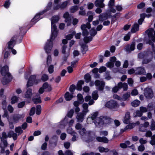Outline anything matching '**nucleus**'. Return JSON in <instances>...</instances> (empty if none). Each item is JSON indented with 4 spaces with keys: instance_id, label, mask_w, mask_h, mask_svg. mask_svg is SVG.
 <instances>
[{
    "instance_id": "17",
    "label": "nucleus",
    "mask_w": 155,
    "mask_h": 155,
    "mask_svg": "<svg viewBox=\"0 0 155 155\" xmlns=\"http://www.w3.org/2000/svg\"><path fill=\"white\" fill-rule=\"evenodd\" d=\"M85 115V114H84L80 112L78 113L76 117L77 121L79 122H82L84 119Z\"/></svg>"
},
{
    "instance_id": "54",
    "label": "nucleus",
    "mask_w": 155,
    "mask_h": 155,
    "mask_svg": "<svg viewBox=\"0 0 155 155\" xmlns=\"http://www.w3.org/2000/svg\"><path fill=\"white\" fill-rule=\"evenodd\" d=\"M68 2L65 1L61 5V9H64L67 6Z\"/></svg>"
},
{
    "instance_id": "37",
    "label": "nucleus",
    "mask_w": 155,
    "mask_h": 155,
    "mask_svg": "<svg viewBox=\"0 0 155 155\" xmlns=\"http://www.w3.org/2000/svg\"><path fill=\"white\" fill-rule=\"evenodd\" d=\"M78 101L80 102L81 104H82L84 101V99L82 95L81 94H78L77 95Z\"/></svg>"
},
{
    "instance_id": "63",
    "label": "nucleus",
    "mask_w": 155,
    "mask_h": 155,
    "mask_svg": "<svg viewBox=\"0 0 155 155\" xmlns=\"http://www.w3.org/2000/svg\"><path fill=\"white\" fill-rule=\"evenodd\" d=\"M75 89V86L74 85H71L70 87V91L71 92H73Z\"/></svg>"
},
{
    "instance_id": "55",
    "label": "nucleus",
    "mask_w": 155,
    "mask_h": 155,
    "mask_svg": "<svg viewBox=\"0 0 155 155\" xmlns=\"http://www.w3.org/2000/svg\"><path fill=\"white\" fill-rule=\"evenodd\" d=\"M48 71L50 74L52 73L54 71V66L52 65H50L48 67Z\"/></svg>"
},
{
    "instance_id": "9",
    "label": "nucleus",
    "mask_w": 155,
    "mask_h": 155,
    "mask_svg": "<svg viewBox=\"0 0 155 155\" xmlns=\"http://www.w3.org/2000/svg\"><path fill=\"white\" fill-rule=\"evenodd\" d=\"M144 95L147 99H151L153 96V93L151 89L147 88L144 91Z\"/></svg>"
},
{
    "instance_id": "64",
    "label": "nucleus",
    "mask_w": 155,
    "mask_h": 155,
    "mask_svg": "<svg viewBox=\"0 0 155 155\" xmlns=\"http://www.w3.org/2000/svg\"><path fill=\"white\" fill-rule=\"evenodd\" d=\"M65 155H73L72 152L70 150H66L64 153Z\"/></svg>"
},
{
    "instance_id": "24",
    "label": "nucleus",
    "mask_w": 155,
    "mask_h": 155,
    "mask_svg": "<svg viewBox=\"0 0 155 155\" xmlns=\"http://www.w3.org/2000/svg\"><path fill=\"white\" fill-rule=\"evenodd\" d=\"M139 30V25L137 23H134V24L132 26V28L131 29V31L133 33L136 32V31H138Z\"/></svg>"
},
{
    "instance_id": "23",
    "label": "nucleus",
    "mask_w": 155,
    "mask_h": 155,
    "mask_svg": "<svg viewBox=\"0 0 155 155\" xmlns=\"http://www.w3.org/2000/svg\"><path fill=\"white\" fill-rule=\"evenodd\" d=\"M103 119L104 124H110L113 121L112 119L106 116H103Z\"/></svg>"
},
{
    "instance_id": "20",
    "label": "nucleus",
    "mask_w": 155,
    "mask_h": 155,
    "mask_svg": "<svg viewBox=\"0 0 155 155\" xmlns=\"http://www.w3.org/2000/svg\"><path fill=\"white\" fill-rule=\"evenodd\" d=\"M67 48V46L66 45H63L62 47V53L64 54V56L66 58L68 57L70 54V49H68L67 51H66V49Z\"/></svg>"
},
{
    "instance_id": "5",
    "label": "nucleus",
    "mask_w": 155,
    "mask_h": 155,
    "mask_svg": "<svg viewBox=\"0 0 155 155\" xmlns=\"http://www.w3.org/2000/svg\"><path fill=\"white\" fill-rule=\"evenodd\" d=\"M40 80L36 79V76L32 75L30 76L27 82L26 86L28 88L29 87L32 86L34 84H37Z\"/></svg>"
},
{
    "instance_id": "53",
    "label": "nucleus",
    "mask_w": 155,
    "mask_h": 155,
    "mask_svg": "<svg viewBox=\"0 0 155 155\" xmlns=\"http://www.w3.org/2000/svg\"><path fill=\"white\" fill-rule=\"evenodd\" d=\"M35 107H33L31 109L30 111L29 115L30 116L33 115L35 113Z\"/></svg>"
},
{
    "instance_id": "58",
    "label": "nucleus",
    "mask_w": 155,
    "mask_h": 155,
    "mask_svg": "<svg viewBox=\"0 0 155 155\" xmlns=\"http://www.w3.org/2000/svg\"><path fill=\"white\" fill-rule=\"evenodd\" d=\"M106 65L109 68L113 67H114V63L111 62H108L106 64Z\"/></svg>"
},
{
    "instance_id": "27",
    "label": "nucleus",
    "mask_w": 155,
    "mask_h": 155,
    "mask_svg": "<svg viewBox=\"0 0 155 155\" xmlns=\"http://www.w3.org/2000/svg\"><path fill=\"white\" fill-rule=\"evenodd\" d=\"M32 95V90L29 88L27 89V91L25 93V97L27 98H30Z\"/></svg>"
},
{
    "instance_id": "14",
    "label": "nucleus",
    "mask_w": 155,
    "mask_h": 155,
    "mask_svg": "<svg viewBox=\"0 0 155 155\" xmlns=\"http://www.w3.org/2000/svg\"><path fill=\"white\" fill-rule=\"evenodd\" d=\"M16 38L15 36H13L11 39L10 41L8 42V48L9 49H12L16 44L15 40L14 38Z\"/></svg>"
},
{
    "instance_id": "41",
    "label": "nucleus",
    "mask_w": 155,
    "mask_h": 155,
    "mask_svg": "<svg viewBox=\"0 0 155 155\" xmlns=\"http://www.w3.org/2000/svg\"><path fill=\"white\" fill-rule=\"evenodd\" d=\"M130 92H126L125 94H124L123 96L122 99L124 101H126L129 97L130 96Z\"/></svg>"
},
{
    "instance_id": "3",
    "label": "nucleus",
    "mask_w": 155,
    "mask_h": 155,
    "mask_svg": "<svg viewBox=\"0 0 155 155\" xmlns=\"http://www.w3.org/2000/svg\"><path fill=\"white\" fill-rule=\"evenodd\" d=\"M1 72L2 75L5 77L2 80V84L3 85L6 84L10 81L12 77L10 74L8 73V67L7 66L3 67L1 70Z\"/></svg>"
},
{
    "instance_id": "19",
    "label": "nucleus",
    "mask_w": 155,
    "mask_h": 155,
    "mask_svg": "<svg viewBox=\"0 0 155 155\" xmlns=\"http://www.w3.org/2000/svg\"><path fill=\"white\" fill-rule=\"evenodd\" d=\"M96 139L98 142H103L105 143H107L109 141L108 139L105 137H96Z\"/></svg>"
},
{
    "instance_id": "16",
    "label": "nucleus",
    "mask_w": 155,
    "mask_h": 155,
    "mask_svg": "<svg viewBox=\"0 0 155 155\" xmlns=\"http://www.w3.org/2000/svg\"><path fill=\"white\" fill-rule=\"evenodd\" d=\"M104 0H96L94 2L95 5L97 7L100 8H103L104 7L105 5L103 2Z\"/></svg>"
},
{
    "instance_id": "25",
    "label": "nucleus",
    "mask_w": 155,
    "mask_h": 155,
    "mask_svg": "<svg viewBox=\"0 0 155 155\" xmlns=\"http://www.w3.org/2000/svg\"><path fill=\"white\" fill-rule=\"evenodd\" d=\"M118 85L120 86V88L121 89L122 88L124 91L127 90L128 85L127 83H122L121 82H120L118 83Z\"/></svg>"
},
{
    "instance_id": "13",
    "label": "nucleus",
    "mask_w": 155,
    "mask_h": 155,
    "mask_svg": "<svg viewBox=\"0 0 155 155\" xmlns=\"http://www.w3.org/2000/svg\"><path fill=\"white\" fill-rule=\"evenodd\" d=\"M63 17L65 18V22H68L67 24V26L70 25L71 24V16L69 15L68 12H66L64 14Z\"/></svg>"
},
{
    "instance_id": "61",
    "label": "nucleus",
    "mask_w": 155,
    "mask_h": 155,
    "mask_svg": "<svg viewBox=\"0 0 155 155\" xmlns=\"http://www.w3.org/2000/svg\"><path fill=\"white\" fill-rule=\"evenodd\" d=\"M108 134V132L107 131H102L100 132V135L107 136Z\"/></svg>"
},
{
    "instance_id": "12",
    "label": "nucleus",
    "mask_w": 155,
    "mask_h": 155,
    "mask_svg": "<svg viewBox=\"0 0 155 155\" xmlns=\"http://www.w3.org/2000/svg\"><path fill=\"white\" fill-rule=\"evenodd\" d=\"M24 116L23 115L19 114H16L14 115L12 119L10 120H11L14 123H18L19 120L21 118H23Z\"/></svg>"
},
{
    "instance_id": "22",
    "label": "nucleus",
    "mask_w": 155,
    "mask_h": 155,
    "mask_svg": "<svg viewBox=\"0 0 155 155\" xmlns=\"http://www.w3.org/2000/svg\"><path fill=\"white\" fill-rule=\"evenodd\" d=\"M80 45L81 46V50L82 53L83 54H85L86 51L88 50V46L85 43H83Z\"/></svg>"
},
{
    "instance_id": "33",
    "label": "nucleus",
    "mask_w": 155,
    "mask_h": 155,
    "mask_svg": "<svg viewBox=\"0 0 155 155\" xmlns=\"http://www.w3.org/2000/svg\"><path fill=\"white\" fill-rule=\"evenodd\" d=\"M52 5V3L49 2L48 4V5L47 6L46 8L44 10L41 12V14H43L44 13L47 12L51 8Z\"/></svg>"
},
{
    "instance_id": "59",
    "label": "nucleus",
    "mask_w": 155,
    "mask_h": 155,
    "mask_svg": "<svg viewBox=\"0 0 155 155\" xmlns=\"http://www.w3.org/2000/svg\"><path fill=\"white\" fill-rule=\"evenodd\" d=\"M8 121L9 122V126L10 129H13L14 126L13 124L14 123L11 120H9Z\"/></svg>"
},
{
    "instance_id": "47",
    "label": "nucleus",
    "mask_w": 155,
    "mask_h": 155,
    "mask_svg": "<svg viewBox=\"0 0 155 155\" xmlns=\"http://www.w3.org/2000/svg\"><path fill=\"white\" fill-rule=\"evenodd\" d=\"M41 12L36 14L34 18L31 20V22H33L35 21V20H36L39 18L40 17V15H42L41 14Z\"/></svg>"
},
{
    "instance_id": "21",
    "label": "nucleus",
    "mask_w": 155,
    "mask_h": 155,
    "mask_svg": "<svg viewBox=\"0 0 155 155\" xmlns=\"http://www.w3.org/2000/svg\"><path fill=\"white\" fill-rule=\"evenodd\" d=\"M130 115L129 112H127L124 117V122L126 124H128L130 122Z\"/></svg>"
},
{
    "instance_id": "50",
    "label": "nucleus",
    "mask_w": 155,
    "mask_h": 155,
    "mask_svg": "<svg viewBox=\"0 0 155 155\" xmlns=\"http://www.w3.org/2000/svg\"><path fill=\"white\" fill-rule=\"evenodd\" d=\"M98 113L97 112H95L91 116V117L93 120V122H94V120L95 119H96V118L98 117H97L98 115Z\"/></svg>"
},
{
    "instance_id": "48",
    "label": "nucleus",
    "mask_w": 155,
    "mask_h": 155,
    "mask_svg": "<svg viewBox=\"0 0 155 155\" xmlns=\"http://www.w3.org/2000/svg\"><path fill=\"white\" fill-rule=\"evenodd\" d=\"M48 79V76L45 74H43L41 77V80L43 81H45Z\"/></svg>"
},
{
    "instance_id": "45",
    "label": "nucleus",
    "mask_w": 155,
    "mask_h": 155,
    "mask_svg": "<svg viewBox=\"0 0 155 155\" xmlns=\"http://www.w3.org/2000/svg\"><path fill=\"white\" fill-rule=\"evenodd\" d=\"M15 132L21 134L23 132V131L21 130V127H18L15 129Z\"/></svg>"
},
{
    "instance_id": "29",
    "label": "nucleus",
    "mask_w": 155,
    "mask_h": 155,
    "mask_svg": "<svg viewBox=\"0 0 155 155\" xmlns=\"http://www.w3.org/2000/svg\"><path fill=\"white\" fill-rule=\"evenodd\" d=\"M79 133L82 137V138L83 139L84 137L86 136L88 132H86V130L84 128H83L79 131Z\"/></svg>"
},
{
    "instance_id": "43",
    "label": "nucleus",
    "mask_w": 155,
    "mask_h": 155,
    "mask_svg": "<svg viewBox=\"0 0 155 155\" xmlns=\"http://www.w3.org/2000/svg\"><path fill=\"white\" fill-rule=\"evenodd\" d=\"M74 112V111L73 109H71L67 113V116L69 118H71L73 115Z\"/></svg>"
},
{
    "instance_id": "56",
    "label": "nucleus",
    "mask_w": 155,
    "mask_h": 155,
    "mask_svg": "<svg viewBox=\"0 0 155 155\" xmlns=\"http://www.w3.org/2000/svg\"><path fill=\"white\" fill-rule=\"evenodd\" d=\"M145 5V4L144 3L141 2L137 6V8L138 9H140L143 8Z\"/></svg>"
},
{
    "instance_id": "35",
    "label": "nucleus",
    "mask_w": 155,
    "mask_h": 155,
    "mask_svg": "<svg viewBox=\"0 0 155 155\" xmlns=\"http://www.w3.org/2000/svg\"><path fill=\"white\" fill-rule=\"evenodd\" d=\"M99 151L101 153L107 152L109 150L107 148H105L103 147H99L98 148Z\"/></svg>"
},
{
    "instance_id": "49",
    "label": "nucleus",
    "mask_w": 155,
    "mask_h": 155,
    "mask_svg": "<svg viewBox=\"0 0 155 155\" xmlns=\"http://www.w3.org/2000/svg\"><path fill=\"white\" fill-rule=\"evenodd\" d=\"M121 89L120 88V86L118 85V83L117 86H116L112 88V91L114 93H116L119 90Z\"/></svg>"
},
{
    "instance_id": "57",
    "label": "nucleus",
    "mask_w": 155,
    "mask_h": 155,
    "mask_svg": "<svg viewBox=\"0 0 155 155\" xmlns=\"http://www.w3.org/2000/svg\"><path fill=\"white\" fill-rule=\"evenodd\" d=\"M17 97L15 96H14L12 98L11 103L12 104H14L17 101Z\"/></svg>"
},
{
    "instance_id": "8",
    "label": "nucleus",
    "mask_w": 155,
    "mask_h": 155,
    "mask_svg": "<svg viewBox=\"0 0 155 155\" xmlns=\"http://www.w3.org/2000/svg\"><path fill=\"white\" fill-rule=\"evenodd\" d=\"M103 119V116H101L95 119L93 122L97 127H102L104 124Z\"/></svg>"
},
{
    "instance_id": "11",
    "label": "nucleus",
    "mask_w": 155,
    "mask_h": 155,
    "mask_svg": "<svg viewBox=\"0 0 155 155\" xmlns=\"http://www.w3.org/2000/svg\"><path fill=\"white\" fill-rule=\"evenodd\" d=\"M135 43L134 41H133L130 44H128L126 46V50L127 51L130 52L134 51L135 48Z\"/></svg>"
},
{
    "instance_id": "42",
    "label": "nucleus",
    "mask_w": 155,
    "mask_h": 155,
    "mask_svg": "<svg viewBox=\"0 0 155 155\" xmlns=\"http://www.w3.org/2000/svg\"><path fill=\"white\" fill-rule=\"evenodd\" d=\"M153 57H152L151 58H145L143 59V61H142V64H147L150 62L152 59Z\"/></svg>"
},
{
    "instance_id": "60",
    "label": "nucleus",
    "mask_w": 155,
    "mask_h": 155,
    "mask_svg": "<svg viewBox=\"0 0 155 155\" xmlns=\"http://www.w3.org/2000/svg\"><path fill=\"white\" fill-rule=\"evenodd\" d=\"M138 150L140 151H143L145 149V147L143 145L141 144L138 147Z\"/></svg>"
},
{
    "instance_id": "46",
    "label": "nucleus",
    "mask_w": 155,
    "mask_h": 155,
    "mask_svg": "<svg viewBox=\"0 0 155 155\" xmlns=\"http://www.w3.org/2000/svg\"><path fill=\"white\" fill-rule=\"evenodd\" d=\"M41 107L40 105H38L36 106V114L37 115H39L41 114Z\"/></svg>"
},
{
    "instance_id": "7",
    "label": "nucleus",
    "mask_w": 155,
    "mask_h": 155,
    "mask_svg": "<svg viewBox=\"0 0 155 155\" xmlns=\"http://www.w3.org/2000/svg\"><path fill=\"white\" fill-rule=\"evenodd\" d=\"M95 84L99 91H103L105 85V83L103 81L96 80L95 81Z\"/></svg>"
},
{
    "instance_id": "2",
    "label": "nucleus",
    "mask_w": 155,
    "mask_h": 155,
    "mask_svg": "<svg viewBox=\"0 0 155 155\" xmlns=\"http://www.w3.org/2000/svg\"><path fill=\"white\" fill-rule=\"evenodd\" d=\"M87 15L88 16L87 20L88 22H87L86 24H83L81 26V28L82 30V35L83 36H86L89 34L88 30L91 28V25L90 22L92 21L93 18L94 13L91 11L88 12L87 13Z\"/></svg>"
},
{
    "instance_id": "36",
    "label": "nucleus",
    "mask_w": 155,
    "mask_h": 155,
    "mask_svg": "<svg viewBox=\"0 0 155 155\" xmlns=\"http://www.w3.org/2000/svg\"><path fill=\"white\" fill-rule=\"evenodd\" d=\"M84 78L85 80V81L87 83H88L91 81V77L90 75L89 74H86L84 75Z\"/></svg>"
},
{
    "instance_id": "10",
    "label": "nucleus",
    "mask_w": 155,
    "mask_h": 155,
    "mask_svg": "<svg viewBox=\"0 0 155 155\" xmlns=\"http://www.w3.org/2000/svg\"><path fill=\"white\" fill-rule=\"evenodd\" d=\"M94 139L95 138L92 137V134L90 132H88V134L86 135V136L83 138V140L87 143L92 142Z\"/></svg>"
},
{
    "instance_id": "18",
    "label": "nucleus",
    "mask_w": 155,
    "mask_h": 155,
    "mask_svg": "<svg viewBox=\"0 0 155 155\" xmlns=\"http://www.w3.org/2000/svg\"><path fill=\"white\" fill-rule=\"evenodd\" d=\"M114 0H110L108 3V6L110 11L113 13H115L116 12V10L114 8Z\"/></svg>"
},
{
    "instance_id": "6",
    "label": "nucleus",
    "mask_w": 155,
    "mask_h": 155,
    "mask_svg": "<svg viewBox=\"0 0 155 155\" xmlns=\"http://www.w3.org/2000/svg\"><path fill=\"white\" fill-rule=\"evenodd\" d=\"M145 33L147 34L149 38L151 39L152 41L155 42V30L152 28H149L145 31Z\"/></svg>"
},
{
    "instance_id": "52",
    "label": "nucleus",
    "mask_w": 155,
    "mask_h": 155,
    "mask_svg": "<svg viewBox=\"0 0 155 155\" xmlns=\"http://www.w3.org/2000/svg\"><path fill=\"white\" fill-rule=\"evenodd\" d=\"M92 96L94 100H96L97 99L98 96L97 92L94 91L92 93Z\"/></svg>"
},
{
    "instance_id": "1",
    "label": "nucleus",
    "mask_w": 155,
    "mask_h": 155,
    "mask_svg": "<svg viewBox=\"0 0 155 155\" xmlns=\"http://www.w3.org/2000/svg\"><path fill=\"white\" fill-rule=\"evenodd\" d=\"M51 24V34L50 40H48L44 47L46 52L49 54L51 52L53 47L52 41L54 38L57 36V31L56 25L54 23Z\"/></svg>"
},
{
    "instance_id": "38",
    "label": "nucleus",
    "mask_w": 155,
    "mask_h": 155,
    "mask_svg": "<svg viewBox=\"0 0 155 155\" xmlns=\"http://www.w3.org/2000/svg\"><path fill=\"white\" fill-rule=\"evenodd\" d=\"M90 33L91 35L90 36H92L93 38L97 34V32L94 28H92L90 30Z\"/></svg>"
},
{
    "instance_id": "32",
    "label": "nucleus",
    "mask_w": 155,
    "mask_h": 155,
    "mask_svg": "<svg viewBox=\"0 0 155 155\" xmlns=\"http://www.w3.org/2000/svg\"><path fill=\"white\" fill-rule=\"evenodd\" d=\"M38 97L37 98H34L32 99L33 101L35 104L40 103L41 102V101L40 95L39 94H38Z\"/></svg>"
},
{
    "instance_id": "30",
    "label": "nucleus",
    "mask_w": 155,
    "mask_h": 155,
    "mask_svg": "<svg viewBox=\"0 0 155 155\" xmlns=\"http://www.w3.org/2000/svg\"><path fill=\"white\" fill-rule=\"evenodd\" d=\"M87 35L85 36V37L84 38V43L85 44H87L88 43H89V42L91 41L92 40V36H87Z\"/></svg>"
},
{
    "instance_id": "44",
    "label": "nucleus",
    "mask_w": 155,
    "mask_h": 155,
    "mask_svg": "<svg viewBox=\"0 0 155 155\" xmlns=\"http://www.w3.org/2000/svg\"><path fill=\"white\" fill-rule=\"evenodd\" d=\"M78 7L77 5L72 6L70 9V11L71 13H74L78 10Z\"/></svg>"
},
{
    "instance_id": "28",
    "label": "nucleus",
    "mask_w": 155,
    "mask_h": 155,
    "mask_svg": "<svg viewBox=\"0 0 155 155\" xmlns=\"http://www.w3.org/2000/svg\"><path fill=\"white\" fill-rule=\"evenodd\" d=\"M84 83V81L80 80L79 81L77 84L76 89L79 91H81L82 89V85Z\"/></svg>"
},
{
    "instance_id": "4",
    "label": "nucleus",
    "mask_w": 155,
    "mask_h": 155,
    "mask_svg": "<svg viewBox=\"0 0 155 155\" xmlns=\"http://www.w3.org/2000/svg\"><path fill=\"white\" fill-rule=\"evenodd\" d=\"M105 106L109 109L115 110L117 109L119 105L117 101L112 100L107 102L105 104Z\"/></svg>"
},
{
    "instance_id": "51",
    "label": "nucleus",
    "mask_w": 155,
    "mask_h": 155,
    "mask_svg": "<svg viewBox=\"0 0 155 155\" xmlns=\"http://www.w3.org/2000/svg\"><path fill=\"white\" fill-rule=\"evenodd\" d=\"M139 130L140 131L143 132L147 130V128H146L143 124H141L139 128Z\"/></svg>"
},
{
    "instance_id": "31",
    "label": "nucleus",
    "mask_w": 155,
    "mask_h": 155,
    "mask_svg": "<svg viewBox=\"0 0 155 155\" xmlns=\"http://www.w3.org/2000/svg\"><path fill=\"white\" fill-rule=\"evenodd\" d=\"M73 96L72 94H70V93L67 92L66 93L64 97L65 98V99L67 101H69L71 100Z\"/></svg>"
},
{
    "instance_id": "15",
    "label": "nucleus",
    "mask_w": 155,
    "mask_h": 155,
    "mask_svg": "<svg viewBox=\"0 0 155 155\" xmlns=\"http://www.w3.org/2000/svg\"><path fill=\"white\" fill-rule=\"evenodd\" d=\"M145 73V70L143 67H139L137 68L135 70V74H136L144 75Z\"/></svg>"
},
{
    "instance_id": "26",
    "label": "nucleus",
    "mask_w": 155,
    "mask_h": 155,
    "mask_svg": "<svg viewBox=\"0 0 155 155\" xmlns=\"http://www.w3.org/2000/svg\"><path fill=\"white\" fill-rule=\"evenodd\" d=\"M107 13H102L100 14L99 16V20L103 22L107 19Z\"/></svg>"
},
{
    "instance_id": "40",
    "label": "nucleus",
    "mask_w": 155,
    "mask_h": 155,
    "mask_svg": "<svg viewBox=\"0 0 155 155\" xmlns=\"http://www.w3.org/2000/svg\"><path fill=\"white\" fill-rule=\"evenodd\" d=\"M59 17L57 16H53L51 18V23H56L59 20Z\"/></svg>"
},
{
    "instance_id": "39",
    "label": "nucleus",
    "mask_w": 155,
    "mask_h": 155,
    "mask_svg": "<svg viewBox=\"0 0 155 155\" xmlns=\"http://www.w3.org/2000/svg\"><path fill=\"white\" fill-rule=\"evenodd\" d=\"M140 104V101L137 100H135L131 103V105L134 107L138 106Z\"/></svg>"
},
{
    "instance_id": "34",
    "label": "nucleus",
    "mask_w": 155,
    "mask_h": 155,
    "mask_svg": "<svg viewBox=\"0 0 155 155\" xmlns=\"http://www.w3.org/2000/svg\"><path fill=\"white\" fill-rule=\"evenodd\" d=\"M1 141L2 142V144L3 145V146H2V143H1L0 146L2 147V150H3L4 149V147L7 146L8 143L5 139H1Z\"/></svg>"
},
{
    "instance_id": "62",
    "label": "nucleus",
    "mask_w": 155,
    "mask_h": 155,
    "mask_svg": "<svg viewBox=\"0 0 155 155\" xmlns=\"http://www.w3.org/2000/svg\"><path fill=\"white\" fill-rule=\"evenodd\" d=\"M140 110L142 113H143L146 112L147 111V108L143 107H140Z\"/></svg>"
}]
</instances>
